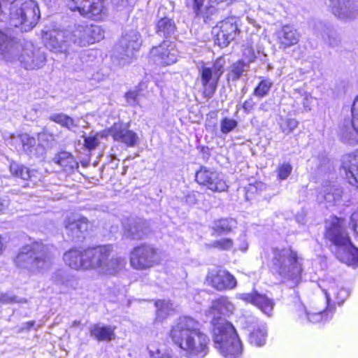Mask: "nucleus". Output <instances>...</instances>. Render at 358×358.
<instances>
[{"label":"nucleus","mask_w":358,"mask_h":358,"mask_svg":"<svg viewBox=\"0 0 358 358\" xmlns=\"http://www.w3.org/2000/svg\"><path fill=\"white\" fill-rule=\"evenodd\" d=\"M343 189L331 182H326L317 189V201L326 203L327 207L339 204L343 201Z\"/></svg>","instance_id":"16"},{"label":"nucleus","mask_w":358,"mask_h":358,"mask_svg":"<svg viewBox=\"0 0 358 358\" xmlns=\"http://www.w3.org/2000/svg\"><path fill=\"white\" fill-rule=\"evenodd\" d=\"M175 24L169 18H162L157 24V32L160 36L168 37L174 32Z\"/></svg>","instance_id":"36"},{"label":"nucleus","mask_w":358,"mask_h":358,"mask_svg":"<svg viewBox=\"0 0 358 358\" xmlns=\"http://www.w3.org/2000/svg\"><path fill=\"white\" fill-rule=\"evenodd\" d=\"M243 55L244 57L245 62L248 65L253 62L256 58V55L255 54V51L251 45L243 46Z\"/></svg>","instance_id":"48"},{"label":"nucleus","mask_w":358,"mask_h":358,"mask_svg":"<svg viewBox=\"0 0 358 358\" xmlns=\"http://www.w3.org/2000/svg\"><path fill=\"white\" fill-rule=\"evenodd\" d=\"M0 301L5 303H22L26 302L25 299H18L17 296H8L7 295L3 294L1 295L0 298Z\"/></svg>","instance_id":"54"},{"label":"nucleus","mask_w":358,"mask_h":358,"mask_svg":"<svg viewBox=\"0 0 358 358\" xmlns=\"http://www.w3.org/2000/svg\"><path fill=\"white\" fill-rule=\"evenodd\" d=\"M248 247V242L246 241L245 236H243L241 240L240 245L238 246V250L245 252L247 251Z\"/></svg>","instance_id":"59"},{"label":"nucleus","mask_w":358,"mask_h":358,"mask_svg":"<svg viewBox=\"0 0 358 358\" xmlns=\"http://www.w3.org/2000/svg\"><path fill=\"white\" fill-rule=\"evenodd\" d=\"M112 245H104L96 248L83 249L71 248L64 254L63 259L71 268L78 270H96L99 273L115 275L126 266L125 258L115 255Z\"/></svg>","instance_id":"1"},{"label":"nucleus","mask_w":358,"mask_h":358,"mask_svg":"<svg viewBox=\"0 0 358 358\" xmlns=\"http://www.w3.org/2000/svg\"><path fill=\"white\" fill-rule=\"evenodd\" d=\"M148 350L149 358H180L171 349H159L149 346Z\"/></svg>","instance_id":"38"},{"label":"nucleus","mask_w":358,"mask_h":358,"mask_svg":"<svg viewBox=\"0 0 358 358\" xmlns=\"http://www.w3.org/2000/svg\"><path fill=\"white\" fill-rule=\"evenodd\" d=\"M52 162L67 173L73 172L78 168V163L74 157L70 152L66 151L57 153L52 158Z\"/></svg>","instance_id":"26"},{"label":"nucleus","mask_w":358,"mask_h":358,"mask_svg":"<svg viewBox=\"0 0 358 358\" xmlns=\"http://www.w3.org/2000/svg\"><path fill=\"white\" fill-rule=\"evenodd\" d=\"M208 279L212 287L219 291L232 289L237 285L235 277L224 270H220L215 274L208 275Z\"/></svg>","instance_id":"25"},{"label":"nucleus","mask_w":358,"mask_h":358,"mask_svg":"<svg viewBox=\"0 0 358 358\" xmlns=\"http://www.w3.org/2000/svg\"><path fill=\"white\" fill-rule=\"evenodd\" d=\"M272 85L273 82L270 79L264 78L255 88L253 94L259 98L264 97L268 94Z\"/></svg>","instance_id":"40"},{"label":"nucleus","mask_w":358,"mask_h":358,"mask_svg":"<svg viewBox=\"0 0 358 358\" xmlns=\"http://www.w3.org/2000/svg\"><path fill=\"white\" fill-rule=\"evenodd\" d=\"M9 205V199L8 196H0V212H3L6 210Z\"/></svg>","instance_id":"58"},{"label":"nucleus","mask_w":358,"mask_h":358,"mask_svg":"<svg viewBox=\"0 0 358 358\" xmlns=\"http://www.w3.org/2000/svg\"><path fill=\"white\" fill-rule=\"evenodd\" d=\"M124 234L132 239H141L147 234V223L143 220H130L124 224Z\"/></svg>","instance_id":"27"},{"label":"nucleus","mask_w":358,"mask_h":358,"mask_svg":"<svg viewBox=\"0 0 358 358\" xmlns=\"http://www.w3.org/2000/svg\"><path fill=\"white\" fill-rule=\"evenodd\" d=\"M265 106H266V103H262L260 105V106H259V109H260V110H265V109H264Z\"/></svg>","instance_id":"62"},{"label":"nucleus","mask_w":358,"mask_h":358,"mask_svg":"<svg viewBox=\"0 0 358 358\" xmlns=\"http://www.w3.org/2000/svg\"><path fill=\"white\" fill-rule=\"evenodd\" d=\"M212 245L213 247L219 248L220 250H229L233 248L234 241L231 238H223L220 240L215 241Z\"/></svg>","instance_id":"45"},{"label":"nucleus","mask_w":358,"mask_h":358,"mask_svg":"<svg viewBox=\"0 0 358 358\" xmlns=\"http://www.w3.org/2000/svg\"><path fill=\"white\" fill-rule=\"evenodd\" d=\"M55 249L41 242H33L23 246L19 251L15 263L20 268L32 273L48 268L55 258Z\"/></svg>","instance_id":"7"},{"label":"nucleus","mask_w":358,"mask_h":358,"mask_svg":"<svg viewBox=\"0 0 358 358\" xmlns=\"http://www.w3.org/2000/svg\"><path fill=\"white\" fill-rule=\"evenodd\" d=\"M276 172L280 180H286L292 172V166L289 162H283L278 166Z\"/></svg>","instance_id":"44"},{"label":"nucleus","mask_w":358,"mask_h":358,"mask_svg":"<svg viewBox=\"0 0 358 358\" xmlns=\"http://www.w3.org/2000/svg\"><path fill=\"white\" fill-rule=\"evenodd\" d=\"M270 268L273 274L296 286L301 280L303 259L290 248H275L273 250Z\"/></svg>","instance_id":"6"},{"label":"nucleus","mask_w":358,"mask_h":358,"mask_svg":"<svg viewBox=\"0 0 358 358\" xmlns=\"http://www.w3.org/2000/svg\"><path fill=\"white\" fill-rule=\"evenodd\" d=\"M200 81L203 88V94L206 98H211L215 94L220 80L208 64H203L199 70Z\"/></svg>","instance_id":"18"},{"label":"nucleus","mask_w":358,"mask_h":358,"mask_svg":"<svg viewBox=\"0 0 358 358\" xmlns=\"http://www.w3.org/2000/svg\"><path fill=\"white\" fill-rule=\"evenodd\" d=\"M99 143V138L97 134L85 138V146L90 150L94 149Z\"/></svg>","instance_id":"50"},{"label":"nucleus","mask_w":358,"mask_h":358,"mask_svg":"<svg viewBox=\"0 0 358 358\" xmlns=\"http://www.w3.org/2000/svg\"><path fill=\"white\" fill-rule=\"evenodd\" d=\"M318 286L326 299V308L308 311L301 303L296 304V312L302 322L317 323L331 318L335 309V304H341L348 298V291L334 278L327 277L318 282Z\"/></svg>","instance_id":"4"},{"label":"nucleus","mask_w":358,"mask_h":358,"mask_svg":"<svg viewBox=\"0 0 358 358\" xmlns=\"http://www.w3.org/2000/svg\"><path fill=\"white\" fill-rule=\"evenodd\" d=\"M34 324H35V321L27 322L23 324L22 329L29 330L34 326Z\"/></svg>","instance_id":"60"},{"label":"nucleus","mask_w":358,"mask_h":358,"mask_svg":"<svg viewBox=\"0 0 358 358\" xmlns=\"http://www.w3.org/2000/svg\"><path fill=\"white\" fill-rule=\"evenodd\" d=\"M90 334L99 341H108L115 338L113 328L99 324L94 325L91 328Z\"/></svg>","instance_id":"29"},{"label":"nucleus","mask_w":358,"mask_h":358,"mask_svg":"<svg viewBox=\"0 0 358 358\" xmlns=\"http://www.w3.org/2000/svg\"><path fill=\"white\" fill-rule=\"evenodd\" d=\"M67 236L71 238H80L88 229L87 218L71 215L64 221Z\"/></svg>","instance_id":"21"},{"label":"nucleus","mask_w":358,"mask_h":358,"mask_svg":"<svg viewBox=\"0 0 358 358\" xmlns=\"http://www.w3.org/2000/svg\"><path fill=\"white\" fill-rule=\"evenodd\" d=\"M85 32V24L75 25L73 29L70 32L69 31L52 30L45 31L43 34V40L47 48L51 51L64 53L68 58L69 54H66V44L68 39L75 44L81 45L82 35Z\"/></svg>","instance_id":"9"},{"label":"nucleus","mask_w":358,"mask_h":358,"mask_svg":"<svg viewBox=\"0 0 358 358\" xmlns=\"http://www.w3.org/2000/svg\"><path fill=\"white\" fill-rule=\"evenodd\" d=\"M79 324H80V322H78V321H74V322H73V327H76V326L79 325Z\"/></svg>","instance_id":"63"},{"label":"nucleus","mask_w":358,"mask_h":358,"mask_svg":"<svg viewBox=\"0 0 358 358\" xmlns=\"http://www.w3.org/2000/svg\"><path fill=\"white\" fill-rule=\"evenodd\" d=\"M160 262L157 250L150 245L143 244L135 247L129 255L130 266L136 270L150 268Z\"/></svg>","instance_id":"11"},{"label":"nucleus","mask_w":358,"mask_h":358,"mask_svg":"<svg viewBox=\"0 0 358 358\" xmlns=\"http://www.w3.org/2000/svg\"><path fill=\"white\" fill-rule=\"evenodd\" d=\"M350 224L354 231L358 235V210L354 212L350 217Z\"/></svg>","instance_id":"56"},{"label":"nucleus","mask_w":358,"mask_h":358,"mask_svg":"<svg viewBox=\"0 0 358 358\" xmlns=\"http://www.w3.org/2000/svg\"><path fill=\"white\" fill-rule=\"evenodd\" d=\"M112 4L116 7L117 9L122 10L131 6L134 0H111Z\"/></svg>","instance_id":"52"},{"label":"nucleus","mask_w":358,"mask_h":358,"mask_svg":"<svg viewBox=\"0 0 358 358\" xmlns=\"http://www.w3.org/2000/svg\"><path fill=\"white\" fill-rule=\"evenodd\" d=\"M237 31L238 27L234 22V19L224 20L221 22L215 41L219 46L227 47L235 38Z\"/></svg>","instance_id":"22"},{"label":"nucleus","mask_w":358,"mask_h":358,"mask_svg":"<svg viewBox=\"0 0 358 358\" xmlns=\"http://www.w3.org/2000/svg\"><path fill=\"white\" fill-rule=\"evenodd\" d=\"M3 249V244H2V238H1V236H0V255L2 253V250Z\"/></svg>","instance_id":"61"},{"label":"nucleus","mask_w":358,"mask_h":358,"mask_svg":"<svg viewBox=\"0 0 358 358\" xmlns=\"http://www.w3.org/2000/svg\"><path fill=\"white\" fill-rule=\"evenodd\" d=\"M256 306L262 313L268 316H271L275 306L273 300L268 298L264 294H258L256 296V301L255 303Z\"/></svg>","instance_id":"32"},{"label":"nucleus","mask_w":358,"mask_h":358,"mask_svg":"<svg viewBox=\"0 0 358 358\" xmlns=\"http://www.w3.org/2000/svg\"><path fill=\"white\" fill-rule=\"evenodd\" d=\"M234 310L233 303L226 297L213 302L208 315L213 317L212 333L214 347L225 358H239L243 353V345L234 326L218 315H228Z\"/></svg>","instance_id":"2"},{"label":"nucleus","mask_w":358,"mask_h":358,"mask_svg":"<svg viewBox=\"0 0 358 358\" xmlns=\"http://www.w3.org/2000/svg\"><path fill=\"white\" fill-rule=\"evenodd\" d=\"M258 294L257 292H253L252 293H238L236 294V297L245 303H250L255 305L256 296H258Z\"/></svg>","instance_id":"49"},{"label":"nucleus","mask_w":358,"mask_h":358,"mask_svg":"<svg viewBox=\"0 0 358 358\" xmlns=\"http://www.w3.org/2000/svg\"><path fill=\"white\" fill-rule=\"evenodd\" d=\"M248 64H246L243 59L238 60L231 66L228 78L236 80L241 78L243 72L248 71Z\"/></svg>","instance_id":"35"},{"label":"nucleus","mask_w":358,"mask_h":358,"mask_svg":"<svg viewBox=\"0 0 358 358\" xmlns=\"http://www.w3.org/2000/svg\"><path fill=\"white\" fill-rule=\"evenodd\" d=\"M138 92L136 90L130 91L125 95L127 102L130 106H135L138 104Z\"/></svg>","instance_id":"51"},{"label":"nucleus","mask_w":358,"mask_h":358,"mask_svg":"<svg viewBox=\"0 0 358 358\" xmlns=\"http://www.w3.org/2000/svg\"><path fill=\"white\" fill-rule=\"evenodd\" d=\"M141 45L139 33L136 30L127 31L115 48V58L119 61L120 65L129 63Z\"/></svg>","instance_id":"10"},{"label":"nucleus","mask_w":358,"mask_h":358,"mask_svg":"<svg viewBox=\"0 0 358 358\" xmlns=\"http://www.w3.org/2000/svg\"><path fill=\"white\" fill-rule=\"evenodd\" d=\"M169 336L172 342L189 357H204L209 350V338L195 319L182 316L172 326Z\"/></svg>","instance_id":"3"},{"label":"nucleus","mask_w":358,"mask_h":358,"mask_svg":"<svg viewBox=\"0 0 358 358\" xmlns=\"http://www.w3.org/2000/svg\"><path fill=\"white\" fill-rule=\"evenodd\" d=\"M178 52L173 43L163 41L150 50V59L157 65L166 66L178 61Z\"/></svg>","instance_id":"12"},{"label":"nucleus","mask_w":358,"mask_h":358,"mask_svg":"<svg viewBox=\"0 0 358 358\" xmlns=\"http://www.w3.org/2000/svg\"><path fill=\"white\" fill-rule=\"evenodd\" d=\"M328 6L332 14L341 20L350 21L358 16V10L350 0H329Z\"/></svg>","instance_id":"17"},{"label":"nucleus","mask_w":358,"mask_h":358,"mask_svg":"<svg viewBox=\"0 0 358 358\" xmlns=\"http://www.w3.org/2000/svg\"><path fill=\"white\" fill-rule=\"evenodd\" d=\"M89 29L88 33L90 34L91 38H88V40H92V44L104 38V31L100 26L91 24Z\"/></svg>","instance_id":"42"},{"label":"nucleus","mask_w":358,"mask_h":358,"mask_svg":"<svg viewBox=\"0 0 358 358\" xmlns=\"http://www.w3.org/2000/svg\"><path fill=\"white\" fill-rule=\"evenodd\" d=\"M255 105V103L252 99H249L244 101L243 104V108L245 113H250L253 110Z\"/></svg>","instance_id":"57"},{"label":"nucleus","mask_w":358,"mask_h":358,"mask_svg":"<svg viewBox=\"0 0 358 358\" xmlns=\"http://www.w3.org/2000/svg\"><path fill=\"white\" fill-rule=\"evenodd\" d=\"M341 173L351 185L358 188V150L343 157Z\"/></svg>","instance_id":"19"},{"label":"nucleus","mask_w":358,"mask_h":358,"mask_svg":"<svg viewBox=\"0 0 358 358\" xmlns=\"http://www.w3.org/2000/svg\"><path fill=\"white\" fill-rule=\"evenodd\" d=\"M236 221L232 218L220 219L213 223L212 229L217 235L229 233L236 227Z\"/></svg>","instance_id":"30"},{"label":"nucleus","mask_w":358,"mask_h":358,"mask_svg":"<svg viewBox=\"0 0 358 358\" xmlns=\"http://www.w3.org/2000/svg\"><path fill=\"white\" fill-rule=\"evenodd\" d=\"M196 180L200 185L206 186L213 192H224L228 185L221 173L201 167L196 173Z\"/></svg>","instance_id":"13"},{"label":"nucleus","mask_w":358,"mask_h":358,"mask_svg":"<svg viewBox=\"0 0 358 358\" xmlns=\"http://www.w3.org/2000/svg\"><path fill=\"white\" fill-rule=\"evenodd\" d=\"M89 26L85 24V32L82 35L81 45L85 46L89 44H92V40H88V38H91L90 34L88 33L90 30Z\"/></svg>","instance_id":"53"},{"label":"nucleus","mask_w":358,"mask_h":358,"mask_svg":"<svg viewBox=\"0 0 358 358\" xmlns=\"http://www.w3.org/2000/svg\"><path fill=\"white\" fill-rule=\"evenodd\" d=\"M108 132L115 141L123 143L129 147L134 146L138 139L135 132L119 123H115Z\"/></svg>","instance_id":"23"},{"label":"nucleus","mask_w":358,"mask_h":358,"mask_svg":"<svg viewBox=\"0 0 358 358\" xmlns=\"http://www.w3.org/2000/svg\"><path fill=\"white\" fill-rule=\"evenodd\" d=\"M313 101V96L310 94L305 93L303 97L302 103L306 110H310L311 109Z\"/></svg>","instance_id":"55"},{"label":"nucleus","mask_w":358,"mask_h":358,"mask_svg":"<svg viewBox=\"0 0 358 358\" xmlns=\"http://www.w3.org/2000/svg\"><path fill=\"white\" fill-rule=\"evenodd\" d=\"M10 171L12 175L20 178L22 180H28L31 177V173L28 168L15 162L10 164Z\"/></svg>","instance_id":"39"},{"label":"nucleus","mask_w":358,"mask_h":358,"mask_svg":"<svg viewBox=\"0 0 358 358\" xmlns=\"http://www.w3.org/2000/svg\"><path fill=\"white\" fill-rule=\"evenodd\" d=\"M238 126V122L232 118L224 117L220 122V131L224 134L232 131Z\"/></svg>","instance_id":"43"},{"label":"nucleus","mask_w":358,"mask_h":358,"mask_svg":"<svg viewBox=\"0 0 358 358\" xmlns=\"http://www.w3.org/2000/svg\"><path fill=\"white\" fill-rule=\"evenodd\" d=\"M81 15L95 21L104 20L108 16V10L103 0H88L85 8H82Z\"/></svg>","instance_id":"24"},{"label":"nucleus","mask_w":358,"mask_h":358,"mask_svg":"<svg viewBox=\"0 0 358 358\" xmlns=\"http://www.w3.org/2000/svg\"><path fill=\"white\" fill-rule=\"evenodd\" d=\"M278 125L282 133L286 135L291 134L299 125V122L294 118L280 119Z\"/></svg>","instance_id":"41"},{"label":"nucleus","mask_w":358,"mask_h":358,"mask_svg":"<svg viewBox=\"0 0 358 358\" xmlns=\"http://www.w3.org/2000/svg\"><path fill=\"white\" fill-rule=\"evenodd\" d=\"M352 120H345L340 126L339 136L343 143L355 145L358 141V95L352 106Z\"/></svg>","instance_id":"14"},{"label":"nucleus","mask_w":358,"mask_h":358,"mask_svg":"<svg viewBox=\"0 0 358 358\" xmlns=\"http://www.w3.org/2000/svg\"><path fill=\"white\" fill-rule=\"evenodd\" d=\"M275 35L279 48L287 49L296 45L301 38V34L293 26L287 24L278 29Z\"/></svg>","instance_id":"20"},{"label":"nucleus","mask_w":358,"mask_h":358,"mask_svg":"<svg viewBox=\"0 0 358 358\" xmlns=\"http://www.w3.org/2000/svg\"><path fill=\"white\" fill-rule=\"evenodd\" d=\"M19 60L26 69H36L44 66L45 57L44 52L36 48L31 43L26 42L23 45Z\"/></svg>","instance_id":"15"},{"label":"nucleus","mask_w":358,"mask_h":358,"mask_svg":"<svg viewBox=\"0 0 358 358\" xmlns=\"http://www.w3.org/2000/svg\"><path fill=\"white\" fill-rule=\"evenodd\" d=\"M266 338L267 328L264 324H259L251 331L249 341L252 345L261 347L265 345Z\"/></svg>","instance_id":"28"},{"label":"nucleus","mask_w":358,"mask_h":358,"mask_svg":"<svg viewBox=\"0 0 358 358\" xmlns=\"http://www.w3.org/2000/svg\"><path fill=\"white\" fill-rule=\"evenodd\" d=\"M49 119L51 121L60 124L62 127L73 131H76L78 127V120H76L70 116L62 113L51 114L49 117Z\"/></svg>","instance_id":"31"},{"label":"nucleus","mask_w":358,"mask_h":358,"mask_svg":"<svg viewBox=\"0 0 358 358\" xmlns=\"http://www.w3.org/2000/svg\"><path fill=\"white\" fill-rule=\"evenodd\" d=\"M13 41L0 29V56L5 57L7 53H13Z\"/></svg>","instance_id":"37"},{"label":"nucleus","mask_w":358,"mask_h":358,"mask_svg":"<svg viewBox=\"0 0 358 358\" xmlns=\"http://www.w3.org/2000/svg\"><path fill=\"white\" fill-rule=\"evenodd\" d=\"M325 237L335 246L336 257L341 262L354 268L358 266V248L350 240L344 220L337 217L327 220Z\"/></svg>","instance_id":"5"},{"label":"nucleus","mask_w":358,"mask_h":358,"mask_svg":"<svg viewBox=\"0 0 358 358\" xmlns=\"http://www.w3.org/2000/svg\"><path fill=\"white\" fill-rule=\"evenodd\" d=\"M88 0H69L68 6L72 11H78L82 14V8H85Z\"/></svg>","instance_id":"47"},{"label":"nucleus","mask_w":358,"mask_h":358,"mask_svg":"<svg viewBox=\"0 0 358 358\" xmlns=\"http://www.w3.org/2000/svg\"><path fill=\"white\" fill-rule=\"evenodd\" d=\"M13 144H20L23 150L27 152H32L33 148L36 144V140L27 134H22L17 136H12Z\"/></svg>","instance_id":"33"},{"label":"nucleus","mask_w":358,"mask_h":358,"mask_svg":"<svg viewBox=\"0 0 358 358\" xmlns=\"http://www.w3.org/2000/svg\"><path fill=\"white\" fill-rule=\"evenodd\" d=\"M9 15L10 25L28 31L37 24L40 10L34 0H15L10 3Z\"/></svg>","instance_id":"8"},{"label":"nucleus","mask_w":358,"mask_h":358,"mask_svg":"<svg viewBox=\"0 0 358 358\" xmlns=\"http://www.w3.org/2000/svg\"><path fill=\"white\" fill-rule=\"evenodd\" d=\"M226 62L224 57H219L217 59L212 65H209L213 69V72L220 78L221 76L224 73V67Z\"/></svg>","instance_id":"46"},{"label":"nucleus","mask_w":358,"mask_h":358,"mask_svg":"<svg viewBox=\"0 0 358 358\" xmlns=\"http://www.w3.org/2000/svg\"><path fill=\"white\" fill-rule=\"evenodd\" d=\"M157 308L156 320L162 321L174 310L173 304L170 301L158 300L155 302Z\"/></svg>","instance_id":"34"}]
</instances>
